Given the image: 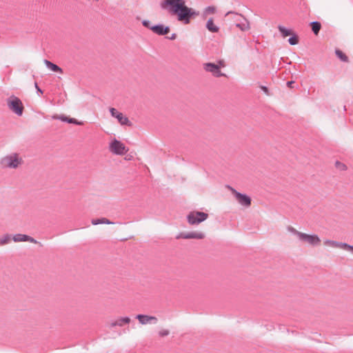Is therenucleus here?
Here are the masks:
<instances>
[{
  "label": "nucleus",
  "mask_w": 353,
  "mask_h": 353,
  "mask_svg": "<svg viewBox=\"0 0 353 353\" xmlns=\"http://www.w3.org/2000/svg\"><path fill=\"white\" fill-rule=\"evenodd\" d=\"M160 7L184 25L199 15V12L186 5V0H161Z\"/></svg>",
  "instance_id": "f257e3e1"
},
{
  "label": "nucleus",
  "mask_w": 353,
  "mask_h": 353,
  "mask_svg": "<svg viewBox=\"0 0 353 353\" xmlns=\"http://www.w3.org/2000/svg\"><path fill=\"white\" fill-rule=\"evenodd\" d=\"M288 230L297 236L301 243L310 246L316 247L320 245L321 241L316 234H308L296 230L292 226L288 228Z\"/></svg>",
  "instance_id": "f03ea898"
},
{
  "label": "nucleus",
  "mask_w": 353,
  "mask_h": 353,
  "mask_svg": "<svg viewBox=\"0 0 353 353\" xmlns=\"http://www.w3.org/2000/svg\"><path fill=\"white\" fill-rule=\"evenodd\" d=\"M1 163L6 168L17 169L23 164V161L19 154L12 153L3 157Z\"/></svg>",
  "instance_id": "7ed1b4c3"
},
{
  "label": "nucleus",
  "mask_w": 353,
  "mask_h": 353,
  "mask_svg": "<svg viewBox=\"0 0 353 353\" xmlns=\"http://www.w3.org/2000/svg\"><path fill=\"white\" fill-rule=\"evenodd\" d=\"M8 108L15 114L21 117L23 114L24 106L21 101L15 96H11L7 99Z\"/></svg>",
  "instance_id": "20e7f679"
},
{
  "label": "nucleus",
  "mask_w": 353,
  "mask_h": 353,
  "mask_svg": "<svg viewBox=\"0 0 353 353\" xmlns=\"http://www.w3.org/2000/svg\"><path fill=\"white\" fill-rule=\"evenodd\" d=\"M230 14L233 16L232 19L234 20L235 26L241 31H247L250 30V23L243 16L232 12H228L226 14V16H229Z\"/></svg>",
  "instance_id": "39448f33"
},
{
  "label": "nucleus",
  "mask_w": 353,
  "mask_h": 353,
  "mask_svg": "<svg viewBox=\"0 0 353 353\" xmlns=\"http://www.w3.org/2000/svg\"><path fill=\"white\" fill-rule=\"evenodd\" d=\"M208 217V214L202 212L192 211L190 212L188 216V221L191 225H198L206 220Z\"/></svg>",
  "instance_id": "423d86ee"
},
{
  "label": "nucleus",
  "mask_w": 353,
  "mask_h": 353,
  "mask_svg": "<svg viewBox=\"0 0 353 353\" xmlns=\"http://www.w3.org/2000/svg\"><path fill=\"white\" fill-rule=\"evenodd\" d=\"M109 150L117 155H123L128 151V148L122 142L115 139L110 143Z\"/></svg>",
  "instance_id": "0eeeda50"
},
{
  "label": "nucleus",
  "mask_w": 353,
  "mask_h": 353,
  "mask_svg": "<svg viewBox=\"0 0 353 353\" xmlns=\"http://www.w3.org/2000/svg\"><path fill=\"white\" fill-rule=\"evenodd\" d=\"M231 191L232 194L235 197L236 201L241 205L245 207H249L251 205V199L246 194L238 192L232 187L228 188Z\"/></svg>",
  "instance_id": "6e6552de"
},
{
  "label": "nucleus",
  "mask_w": 353,
  "mask_h": 353,
  "mask_svg": "<svg viewBox=\"0 0 353 353\" xmlns=\"http://www.w3.org/2000/svg\"><path fill=\"white\" fill-rule=\"evenodd\" d=\"M203 69L208 72H210L213 76L216 77H223L225 74L221 72L220 70V66L213 63H205L203 65Z\"/></svg>",
  "instance_id": "1a4fd4ad"
},
{
  "label": "nucleus",
  "mask_w": 353,
  "mask_h": 353,
  "mask_svg": "<svg viewBox=\"0 0 353 353\" xmlns=\"http://www.w3.org/2000/svg\"><path fill=\"white\" fill-rule=\"evenodd\" d=\"M110 112L113 117L117 119L119 123L122 125H130V122L128 117L124 116L121 112H119L114 108H110Z\"/></svg>",
  "instance_id": "9d476101"
},
{
  "label": "nucleus",
  "mask_w": 353,
  "mask_h": 353,
  "mask_svg": "<svg viewBox=\"0 0 353 353\" xmlns=\"http://www.w3.org/2000/svg\"><path fill=\"white\" fill-rule=\"evenodd\" d=\"M136 319L141 325L156 324L158 322L156 316L146 314H137Z\"/></svg>",
  "instance_id": "9b49d317"
},
{
  "label": "nucleus",
  "mask_w": 353,
  "mask_h": 353,
  "mask_svg": "<svg viewBox=\"0 0 353 353\" xmlns=\"http://www.w3.org/2000/svg\"><path fill=\"white\" fill-rule=\"evenodd\" d=\"M205 237V234L202 232H190L187 233H181L179 236H177L179 238H183L185 239H203Z\"/></svg>",
  "instance_id": "f8f14e48"
},
{
  "label": "nucleus",
  "mask_w": 353,
  "mask_h": 353,
  "mask_svg": "<svg viewBox=\"0 0 353 353\" xmlns=\"http://www.w3.org/2000/svg\"><path fill=\"white\" fill-rule=\"evenodd\" d=\"M151 30L158 35H165L170 32V27L165 26L163 24H158L152 26Z\"/></svg>",
  "instance_id": "ddd939ff"
},
{
  "label": "nucleus",
  "mask_w": 353,
  "mask_h": 353,
  "mask_svg": "<svg viewBox=\"0 0 353 353\" xmlns=\"http://www.w3.org/2000/svg\"><path fill=\"white\" fill-rule=\"evenodd\" d=\"M131 321L130 318L125 316V317H120L115 321H112L110 323V327H114L116 326L119 327H123L125 325L129 324Z\"/></svg>",
  "instance_id": "4468645a"
},
{
  "label": "nucleus",
  "mask_w": 353,
  "mask_h": 353,
  "mask_svg": "<svg viewBox=\"0 0 353 353\" xmlns=\"http://www.w3.org/2000/svg\"><path fill=\"white\" fill-rule=\"evenodd\" d=\"M13 240L15 242L29 241V242L34 243H37V241L35 239H34L33 238H32L31 236H29L26 234H18L14 235L13 236Z\"/></svg>",
  "instance_id": "2eb2a0df"
},
{
  "label": "nucleus",
  "mask_w": 353,
  "mask_h": 353,
  "mask_svg": "<svg viewBox=\"0 0 353 353\" xmlns=\"http://www.w3.org/2000/svg\"><path fill=\"white\" fill-rule=\"evenodd\" d=\"M323 244L325 246L333 248H340L343 249V243L332 241V240H328L326 239L323 241Z\"/></svg>",
  "instance_id": "dca6fc26"
},
{
  "label": "nucleus",
  "mask_w": 353,
  "mask_h": 353,
  "mask_svg": "<svg viewBox=\"0 0 353 353\" xmlns=\"http://www.w3.org/2000/svg\"><path fill=\"white\" fill-rule=\"evenodd\" d=\"M44 63L46 64V67L48 69H50V70L55 72H59L61 74L63 73V70L60 67H59L57 65L50 62V61L46 59V60H44Z\"/></svg>",
  "instance_id": "f3484780"
},
{
  "label": "nucleus",
  "mask_w": 353,
  "mask_h": 353,
  "mask_svg": "<svg viewBox=\"0 0 353 353\" xmlns=\"http://www.w3.org/2000/svg\"><path fill=\"white\" fill-rule=\"evenodd\" d=\"M206 28L211 32H217L219 30V28L214 23L212 19H210L207 21Z\"/></svg>",
  "instance_id": "a211bd4d"
},
{
  "label": "nucleus",
  "mask_w": 353,
  "mask_h": 353,
  "mask_svg": "<svg viewBox=\"0 0 353 353\" xmlns=\"http://www.w3.org/2000/svg\"><path fill=\"white\" fill-rule=\"evenodd\" d=\"M92 223L93 225H98V224H112V222H111L110 220L105 218H101V219H92Z\"/></svg>",
  "instance_id": "6ab92c4d"
},
{
  "label": "nucleus",
  "mask_w": 353,
  "mask_h": 353,
  "mask_svg": "<svg viewBox=\"0 0 353 353\" xmlns=\"http://www.w3.org/2000/svg\"><path fill=\"white\" fill-rule=\"evenodd\" d=\"M216 12V8L214 6H208L203 11V15L205 18L209 14H213Z\"/></svg>",
  "instance_id": "aec40b11"
},
{
  "label": "nucleus",
  "mask_w": 353,
  "mask_h": 353,
  "mask_svg": "<svg viewBox=\"0 0 353 353\" xmlns=\"http://www.w3.org/2000/svg\"><path fill=\"white\" fill-rule=\"evenodd\" d=\"M279 30L280 31V32L281 33L282 36L283 37H286L288 36H290V35H292V32L291 30L290 29H287L283 26H279Z\"/></svg>",
  "instance_id": "412c9836"
},
{
  "label": "nucleus",
  "mask_w": 353,
  "mask_h": 353,
  "mask_svg": "<svg viewBox=\"0 0 353 353\" xmlns=\"http://www.w3.org/2000/svg\"><path fill=\"white\" fill-rule=\"evenodd\" d=\"M312 30L315 34H318L319 30L321 29V23L317 21H314L311 23Z\"/></svg>",
  "instance_id": "4be33fe9"
},
{
  "label": "nucleus",
  "mask_w": 353,
  "mask_h": 353,
  "mask_svg": "<svg viewBox=\"0 0 353 353\" xmlns=\"http://www.w3.org/2000/svg\"><path fill=\"white\" fill-rule=\"evenodd\" d=\"M336 56L343 61H347V57L345 54H344L343 53L342 51L339 50H336Z\"/></svg>",
  "instance_id": "5701e85b"
},
{
  "label": "nucleus",
  "mask_w": 353,
  "mask_h": 353,
  "mask_svg": "<svg viewBox=\"0 0 353 353\" xmlns=\"http://www.w3.org/2000/svg\"><path fill=\"white\" fill-rule=\"evenodd\" d=\"M169 334L170 331L167 329H161L158 332V334L160 337L167 336L169 335Z\"/></svg>",
  "instance_id": "b1692460"
},
{
  "label": "nucleus",
  "mask_w": 353,
  "mask_h": 353,
  "mask_svg": "<svg viewBox=\"0 0 353 353\" xmlns=\"http://www.w3.org/2000/svg\"><path fill=\"white\" fill-rule=\"evenodd\" d=\"M288 42L291 45H296L299 42L298 37L296 35H293L288 39Z\"/></svg>",
  "instance_id": "393cba45"
},
{
  "label": "nucleus",
  "mask_w": 353,
  "mask_h": 353,
  "mask_svg": "<svg viewBox=\"0 0 353 353\" xmlns=\"http://www.w3.org/2000/svg\"><path fill=\"white\" fill-rule=\"evenodd\" d=\"M67 122L69 123H74L76 125H82L83 123L81 121H78L77 119L73 118H68V120H67Z\"/></svg>",
  "instance_id": "a878e982"
},
{
  "label": "nucleus",
  "mask_w": 353,
  "mask_h": 353,
  "mask_svg": "<svg viewBox=\"0 0 353 353\" xmlns=\"http://www.w3.org/2000/svg\"><path fill=\"white\" fill-rule=\"evenodd\" d=\"M142 24H143V26L144 27H145V28H147L150 29V30H151V28L153 26H152V25H151L150 21H148V20H143V21H142Z\"/></svg>",
  "instance_id": "bb28decb"
},
{
  "label": "nucleus",
  "mask_w": 353,
  "mask_h": 353,
  "mask_svg": "<svg viewBox=\"0 0 353 353\" xmlns=\"http://www.w3.org/2000/svg\"><path fill=\"white\" fill-rule=\"evenodd\" d=\"M53 119H59V120H61L63 121H66L67 122V120H68V118L65 117V116H59V115H54L52 117Z\"/></svg>",
  "instance_id": "cd10ccee"
},
{
  "label": "nucleus",
  "mask_w": 353,
  "mask_h": 353,
  "mask_svg": "<svg viewBox=\"0 0 353 353\" xmlns=\"http://www.w3.org/2000/svg\"><path fill=\"white\" fill-rule=\"evenodd\" d=\"M343 249L350 251L353 253V246L349 245L345 243H343Z\"/></svg>",
  "instance_id": "c85d7f7f"
},
{
  "label": "nucleus",
  "mask_w": 353,
  "mask_h": 353,
  "mask_svg": "<svg viewBox=\"0 0 353 353\" xmlns=\"http://www.w3.org/2000/svg\"><path fill=\"white\" fill-rule=\"evenodd\" d=\"M10 241V237L8 236H5L3 238H1V244L7 243Z\"/></svg>",
  "instance_id": "c756f323"
},
{
  "label": "nucleus",
  "mask_w": 353,
  "mask_h": 353,
  "mask_svg": "<svg viewBox=\"0 0 353 353\" xmlns=\"http://www.w3.org/2000/svg\"><path fill=\"white\" fill-rule=\"evenodd\" d=\"M336 165L339 169L344 170L345 168V165L344 164H343V163H341L340 162H338V161L336 163Z\"/></svg>",
  "instance_id": "7c9ffc66"
},
{
  "label": "nucleus",
  "mask_w": 353,
  "mask_h": 353,
  "mask_svg": "<svg viewBox=\"0 0 353 353\" xmlns=\"http://www.w3.org/2000/svg\"><path fill=\"white\" fill-rule=\"evenodd\" d=\"M216 65H219L220 66V69L225 66V61L223 60L219 61Z\"/></svg>",
  "instance_id": "2f4dec72"
},
{
  "label": "nucleus",
  "mask_w": 353,
  "mask_h": 353,
  "mask_svg": "<svg viewBox=\"0 0 353 353\" xmlns=\"http://www.w3.org/2000/svg\"><path fill=\"white\" fill-rule=\"evenodd\" d=\"M34 87L37 89L38 93L43 94V91L39 88L37 82L34 83Z\"/></svg>",
  "instance_id": "473e14b6"
},
{
  "label": "nucleus",
  "mask_w": 353,
  "mask_h": 353,
  "mask_svg": "<svg viewBox=\"0 0 353 353\" xmlns=\"http://www.w3.org/2000/svg\"><path fill=\"white\" fill-rule=\"evenodd\" d=\"M261 90H263L265 94H269V93H268V88H267V87H265V86H261Z\"/></svg>",
  "instance_id": "72a5a7b5"
},
{
  "label": "nucleus",
  "mask_w": 353,
  "mask_h": 353,
  "mask_svg": "<svg viewBox=\"0 0 353 353\" xmlns=\"http://www.w3.org/2000/svg\"><path fill=\"white\" fill-rule=\"evenodd\" d=\"M176 38V34L175 33H173L170 37H168L170 40H174Z\"/></svg>",
  "instance_id": "f704fd0d"
},
{
  "label": "nucleus",
  "mask_w": 353,
  "mask_h": 353,
  "mask_svg": "<svg viewBox=\"0 0 353 353\" xmlns=\"http://www.w3.org/2000/svg\"><path fill=\"white\" fill-rule=\"evenodd\" d=\"M294 82L291 81H288L287 83V85L289 87V88H292V84L294 83Z\"/></svg>",
  "instance_id": "c9c22d12"
}]
</instances>
